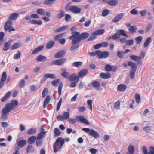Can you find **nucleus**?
I'll list each match as a JSON object with an SVG mask.
<instances>
[{
	"mask_svg": "<svg viewBox=\"0 0 154 154\" xmlns=\"http://www.w3.org/2000/svg\"><path fill=\"white\" fill-rule=\"evenodd\" d=\"M88 72V70L87 69H84L80 71L78 73L79 77L81 78L86 75Z\"/></svg>",
	"mask_w": 154,
	"mask_h": 154,
	"instance_id": "obj_19",
	"label": "nucleus"
},
{
	"mask_svg": "<svg viewBox=\"0 0 154 154\" xmlns=\"http://www.w3.org/2000/svg\"><path fill=\"white\" fill-rule=\"evenodd\" d=\"M69 115L70 114L69 112H64L62 115H58L57 117V119L60 121H62L64 120H67L69 119Z\"/></svg>",
	"mask_w": 154,
	"mask_h": 154,
	"instance_id": "obj_5",
	"label": "nucleus"
},
{
	"mask_svg": "<svg viewBox=\"0 0 154 154\" xmlns=\"http://www.w3.org/2000/svg\"><path fill=\"white\" fill-rule=\"evenodd\" d=\"M56 0H46L45 1L44 3L47 5H51L54 3Z\"/></svg>",
	"mask_w": 154,
	"mask_h": 154,
	"instance_id": "obj_41",
	"label": "nucleus"
},
{
	"mask_svg": "<svg viewBox=\"0 0 154 154\" xmlns=\"http://www.w3.org/2000/svg\"><path fill=\"white\" fill-rule=\"evenodd\" d=\"M121 35L123 36L128 37V36L125 32L123 30L120 29L117 31V33H115L112 36V39L113 40L117 39L119 38Z\"/></svg>",
	"mask_w": 154,
	"mask_h": 154,
	"instance_id": "obj_4",
	"label": "nucleus"
},
{
	"mask_svg": "<svg viewBox=\"0 0 154 154\" xmlns=\"http://www.w3.org/2000/svg\"><path fill=\"white\" fill-rule=\"evenodd\" d=\"M50 99V96L48 95L44 101L43 104L44 108H45L46 107L47 105L49 103Z\"/></svg>",
	"mask_w": 154,
	"mask_h": 154,
	"instance_id": "obj_34",
	"label": "nucleus"
},
{
	"mask_svg": "<svg viewBox=\"0 0 154 154\" xmlns=\"http://www.w3.org/2000/svg\"><path fill=\"white\" fill-rule=\"evenodd\" d=\"M124 16V14L123 13L119 14L113 18L112 21L114 23H117Z\"/></svg>",
	"mask_w": 154,
	"mask_h": 154,
	"instance_id": "obj_10",
	"label": "nucleus"
},
{
	"mask_svg": "<svg viewBox=\"0 0 154 154\" xmlns=\"http://www.w3.org/2000/svg\"><path fill=\"white\" fill-rule=\"evenodd\" d=\"M130 58L133 60L135 61H139L140 60V58L139 56L132 55L130 56Z\"/></svg>",
	"mask_w": 154,
	"mask_h": 154,
	"instance_id": "obj_44",
	"label": "nucleus"
},
{
	"mask_svg": "<svg viewBox=\"0 0 154 154\" xmlns=\"http://www.w3.org/2000/svg\"><path fill=\"white\" fill-rule=\"evenodd\" d=\"M60 79H57L52 81L51 82L52 84L54 86H56L59 83Z\"/></svg>",
	"mask_w": 154,
	"mask_h": 154,
	"instance_id": "obj_51",
	"label": "nucleus"
},
{
	"mask_svg": "<svg viewBox=\"0 0 154 154\" xmlns=\"http://www.w3.org/2000/svg\"><path fill=\"white\" fill-rule=\"evenodd\" d=\"M89 135L94 137L95 138H97L99 137V135L97 132L93 129H91L90 133L89 134Z\"/></svg>",
	"mask_w": 154,
	"mask_h": 154,
	"instance_id": "obj_15",
	"label": "nucleus"
},
{
	"mask_svg": "<svg viewBox=\"0 0 154 154\" xmlns=\"http://www.w3.org/2000/svg\"><path fill=\"white\" fill-rule=\"evenodd\" d=\"M47 60L46 57L40 55L38 56L36 58V60L38 62H43Z\"/></svg>",
	"mask_w": 154,
	"mask_h": 154,
	"instance_id": "obj_24",
	"label": "nucleus"
},
{
	"mask_svg": "<svg viewBox=\"0 0 154 154\" xmlns=\"http://www.w3.org/2000/svg\"><path fill=\"white\" fill-rule=\"evenodd\" d=\"M18 16V14L17 13H12L9 16L8 19L9 20L11 21L17 19Z\"/></svg>",
	"mask_w": 154,
	"mask_h": 154,
	"instance_id": "obj_17",
	"label": "nucleus"
},
{
	"mask_svg": "<svg viewBox=\"0 0 154 154\" xmlns=\"http://www.w3.org/2000/svg\"><path fill=\"white\" fill-rule=\"evenodd\" d=\"M128 150L131 154H134V148L132 145H130L128 148Z\"/></svg>",
	"mask_w": 154,
	"mask_h": 154,
	"instance_id": "obj_43",
	"label": "nucleus"
},
{
	"mask_svg": "<svg viewBox=\"0 0 154 154\" xmlns=\"http://www.w3.org/2000/svg\"><path fill=\"white\" fill-rule=\"evenodd\" d=\"M7 78V74L6 72H4L2 75L1 80L5 81Z\"/></svg>",
	"mask_w": 154,
	"mask_h": 154,
	"instance_id": "obj_62",
	"label": "nucleus"
},
{
	"mask_svg": "<svg viewBox=\"0 0 154 154\" xmlns=\"http://www.w3.org/2000/svg\"><path fill=\"white\" fill-rule=\"evenodd\" d=\"M8 106H10L12 109L14 110L15 109V106H17L18 104L17 100H12L10 103L7 104Z\"/></svg>",
	"mask_w": 154,
	"mask_h": 154,
	"instance_id": "obj_14",
	"label": "nucleus"
},
{
	"mask_svg": "<svg viewBox=\"0 0 154 154\" xmlns=\"http://www.w3.org/2000/svg\"><path fill=\"white\" fill-rule=\"evenodd\" d=\"M45 77L47 78L55 79L56 78L54 74H45Z\"/></svg>",
	"mask_w": 154,
	"mask_h": 154,
	"instance_id": "obj_38",
	"label": "nucleus"
},
{
	"mask_svg": "<svg viewBox=\"0 0 154 154\" xmlns=\"http://www.w3.org/2000/svg\"><path fill=\"white\" fill-rule=\"evenodd\" d=\"M62 102V98H60V99L59 101V102H58L57 105V109H56V110L57 112L59 110V109L60 107Z\"/></svg>",
	"mask_w": 154,
	"mask_h": 154,
	"instance_id": "obj_64",
	"label": "nucleus"
},
{
	"mask_svg": "<svg viewBox=\"0 0 154 154\" xmlns=\"http://www.w3.org/2000/svg\"><path fill=\"white\" fill-rule=\"evenodd\" d=\"M128 65L131 67L130 70V78L131 79H132L134 77V74L137 68V65L136 63L131 61L128 62Z\"/></svg>",
	"mask_w": 154,
	"mask_h": 154,
	"instance_id": "obj_3",
	"label": "nucleus"
},
{
	"mask_svg": "<svg viewBox=\"0 0 154 154\" xmlns=\"http://www.w3.org/2000/svg\"><path fill=\"white\" fill-rule=\"evenodd\" d=\"M135 100L136 102L139 103L140 101V95L138 94H136L135 95Z\"/></svg>",
	"mask_w": 154,
	"mask_h": 154,
	"instance_id": "obj_59",
	"label": "nucleus"
},
{
	"mask_svg": "<svg viewBox=\"0 0 154 154\" xmlns=\"http://www.w3.org/2000/svg\"><path fill=\"white\" fill-rule=\"evenodd\" d=\"M100 52L99 50H96L92 52L91 53H89V54L92 57L94 56L95 55H97L98 57V55L99 54V52Z\"/></svg>",
	"mask_w": 154,
	"mask_h": 154,
	"instance_id": "obj_47",
	"label": "nucleus"
},
{
	"mask_svg": "<svg viewBox=\"0 0 154 154\" xmlns=\"http://www.w3.org/2000/svg\"><path fill=\"white\" fill-rule=\"evenodd\" d=\"M16 143L19 148H22L26 144L27 141L25 140H20L18 139L17 140Z\"/></svg>",
	"mask_w": 154,
	"mask_h": 154,
	"instance_id": "obj_7",
	"label": "nucleus"
},
{
	"mask_svg": "<svg viewBox=\"0 0 154 154\" xmlns=\"http://www.w3.org/2000/svg\"><path fill=\"white\" fill-rule=\"evenodd\" d=\"M42 20L37 21L35 20H30V23L33 24H37L38 25H41L42 24Z\"/></svg>",
	"mask_w": 154,
	"mask_h": 154,
	"instance_id": "obj_30",
	"label": "nucleus"
},
{
	"mask_svg": "<svg viewBox=\"0 0 154 154\" xmlns=\"http://www.w3.org/2000/svg\"><path fill=\"white\" fill-rule=\"evenodd\" d=\"M61 134L60 131V130L58 128H55L54 129V136H58Z\"/></svg>",
	"mask_w": 154,
	"mask_h": 154,
	"instance_id": "obj_49",
	"label": "nucleus"
},
{
	"mask_svg": "<svg viewBox=\"0 0 154 154\" xmlns=\"http://www.w3.org/2000/svg\"><path fill=\"white\" fill-rule=\"evenodd\" d=\"M36 139V137L35 136H31L28 138L27 140L28 143L29 144H32L35 142Z\"/></svg>",
	"mask_w": 154,
	"mask_h": 154,
	"instance_id": "obj_22",
	"label": "nucleus"
},
{
	"mask_svg": "<svg viewBox=\"0 0 154 154\" xmlns=\"http://www.w3.org/2000/svg\"><path fill=\"white\" fill-rule=\"evenodd\" d=\"M72 36L69 37V38L72 40L71 43L72 45L71 47L70 50L73 52L78 50L79 46V43L82 39H85L89 36V34L87 32H84L80 34L77 31H74L72 32Z\"/></svg>",
	"mask_w": 154,
	"mask_h": 154,
	"instance_id": "obj_1",
	"label": "nucleus"
},
{
	"mask_svg": "<svg viewBox=\"0 0 154 154\" xmlns=\"http://www.w3.org/2000/svg\"><path fill=\"white\" fill-rule=\"evenodd\" d=\"M21 44L20 43H15L11 46V48L12 49H16L21 47Z\"/></svg>",
	"mask_w": 154,
	"mask_h": 154,
	"instance_id": "obj_45",
	"label": "nucleus"
},
{
	"mask_svg": "<svg viewBox=\"0 0 154 154\" xmlns=\"http://www.w3.org/2000/svg\"><path fill=\"white\" fill-rule=\"evenodd\" d=\"M70 11L75 14H78L81 11V9L76 6H72L70 7Z\"/></svg>",
	"mask_w": 154,
	"mask_h": 154,
	"instance_id": "obj_8",
	"label": "nucleus"
},
{
	"mask_svg": "<svg viewBox=\"0 0 154 154\" xmlns=\"http://www.w3.org/2000/svg\"><path fill=\"white\" fill-rule=\"evenodd\" d=\"M48 92V89L47 88H44L42 94V97L43 98L45 97Z\"/></svg>",
	"mask_w": 154,
	"mask_h": 154,
	"instance_id": "obj_53",
	"label": "nucleus"
},
{
	"mask_svg": "<svg viewBox=\"0 0 154 154\" xmlns=\"http://www.w3.org/2000/svg\"><path fill=\"white\" fill-rule=\"evenodd\" d=\"M66 51L64 50L61 51L57 52L55 55L56 58H60L63 57L65 55Z\"/></svg>",
	"mask_w": 154,
	"mask_h": 154,
	"instance_id": "obj_16",
	"label": "nucleus"
},
{
	"mask_svg": "<svg viewBox=\"0 0 154 154\" xmlns=\"http://www.w3.org/2000/svg\"><path fill=\"white\" fill-rule=\"evenodd\" d=\"M109 11L108 9L104 10L102 11V15L103 17H105L109 13Z\"/></svg>",
	"mask_w": 154,
	"mask_h": 154,
	"instance_id": "obj_54",
	"label": "nucleus"
},
{
	"mask_svg": "<svg viewBox=\"0 0 154 154\" xmlns=\"http://www.w3.org/2000/svg\"><path fill=\"white\" fill-rule=\"evenodd\" d=\"M65 18L66 21H69L71 19V17L69 14H66L65 15Z\"/></svg>",
	"mask_w": 154,
	"mask_h": 154,
	"instance_id": "obj_58",
	"label": "nucleus"
},
{
	"mask_svg": "<svg viewBox=\"0 0 154 154\" xmlns=\"http://www.w3.org/2000/svg\"><path fill=\"white\" fill-rule=\"evenodd\" d=\"M82 62H75L73 63L72 65L74 67L79 68L82 65Z\"/></svg>",
	"mask_w": 154,
	"mask_h": 154,
	"instance_id": "obj_42",
	"label": "nucleus"
},
{
	"mask_svg": "<svg viewBox=\"0 0 154 154\" xmlns=\"http://www.w3.org/2000/svg\"><path fill=\"white\" fill-rule=\"evenodd\" d=\"M69 81H75L77 83L79 81V76L75 75V73H73L70 75L68 78Z\"/></svg>",
	"mask_w": 154,
	"mask_h": 154,
	"instance_id": "obj_11",
	"label": "nucleus"
},
{
	"mask_svg": "<svg viewBox=\"0 0 154 154\" xmlns=\"http://www.w3.org/2000/svg\"><path fill=\"white\" fill-rule=\"evenodd\" d=\"M152 25V23H149L147 25L146 29V32H148L151 29Z\"/></svg>",
	"mask_w": 154,
	"mask_h": 154,
	"instance_id": "obj_52",
	"label": "nucleus"
},
{
	"mask_svg": "<svg viewBox=\"0 0 154 154\" xmlns=\"http://www.w3.org/2000/svg\"><path fill=\"white\" fill-rule=\"evenodd\" d=\"M55 42L53 41H49L46 45V48L48 49H50L52 48L54 45Z\"/></svg>",
	"mask_w": 154,
	"mask_h": 154,
	"instance_id": "obj_32",
	"label": "nucleus"
},
{
	"mask_svg": "<svg viewBox=\"0 0 154 154\" xmlns=\"http://www.w3.org/2000/svg\"><path fill=\"white\" fill-rule=\"evenodd\" d=\"M128 30L130 33L134 34L136 31V26H131L129 28Z\"/></svg>",
	"mask_w": 154,
	"mask_h": 154,
	"instance_id": "obj_36",
	"label": "nucleus"
},
{
	"mask_svg": "<svg viewBox=\"0 0 154 154\" xmlns=\"http://www.w3.org/2000/svg\"><path fill=\"white\" fill-rule=\"evenodd\" d=\"M143 37L142 36H139L135 38V40L136 41V44H139L142 41Z\"/></svg>",
	"mask_w": 154,
	"mask_h": 154,
	"instance_id": "obj_48",
	"label": "nucleus"
},
{
	"mask_svg": "<svg viewBox=\"0 0 154 154\" xmlns=\"http://www.w3.org/2000/svg\"><path fill=\"white\" fill-rule=\"evenodd\" d=\"M36 13L40 15H44L45 14V10L43 8L38 9L37 10Z\"/></svg>",
	"mask_w": 154,
	"mask_h": 154,
	"instance_id": "obj_39",
	"label": "nucleus"
},
{
	"mask_svg": "<svg viewBox=\"0 0 154 154\" xmlns=\"http://www.w3.org/2000/svg\"><path fill=\"white\" fill-rule=\"evenodd\" d=\"M68 28V26H64L61 27L59 28H57L56 29L54 32H58L60 31H62Z\"/></svg>",
	"mask_w": 154,
	"mask_h": 154,
	"instance_id": "obj_40",
	"label": "nucleus"
},
{
	"mask_svg": "<svg viewBox=\"0 0 154 154\" xmlns=\"http://www.w3.org/2000/svg\"><path fill=\"white\" fill-rule=\"evenodd\" d=\"M127 86L124 84H121L118 86L117 90L119 91H123L127 88Z\"/></svg>",
	"mask_w": 154,
	"mask_h": 154,
	"instance_id": "obj_20",
	"label": "nucleus"
},
{
	"mask_svg": "<svg viewBox=\"0 0 154 154\" xmlns=\"http://www.w3.org/2000/svg\"><path fill=\"white\" fill-rule=\"evenodd\" d=\"M112 66L110 65L106 64L105 67V70L107 71H110L112 70Z\"/></svg>",
	"mask_w": 154,
	"mask_h": 154,
	"instance_id": "obj_56",
	"label": "nucleus"
},
{
	"mask_svg": "<svg viewBox=\"0 0 154 154\" xmlns=\"http://www.w3.org/2000/svg\"><path fill=\"white\" fill-rule=\"evenodd\" d=\"M11 107L8 106L7 104L5 105V107L2 110V113L7 114V113L9 112L11 110H13L11 108Z\"/></svg>",
	"mask_w": 154,
	"mask_h": 154,
	"instance_id": "obj_12",
	"label": "nucleus"
},
{
	"mask_svg": "<svg viewBox=\"0 0 154 154\" xmlns=\"http://www.w3.org/2000/svg\"><path fill=\"white\" fill-rule=\"evenodd\" d=\"M42 131L38 134L36 137V138L38 139L42 140L46 136V133L44 131L45 130L43 127H42Z\"/></svg>",
	"mask_w": 154,
	"mask_h": 154,
	"instance_id": "obj_13",
	"label": "nucleus"
},
{
	"mask_svg": "<svg viewBox=\"0 0 154 154\" xmlns=\"http://www.w3.org/2000/svg\"><path fill=\"white\" fill-rule=\"evenodd\" d=\"M100 76L101 78L105 79H107L111 77L110 74L109 72H106V73H101Z\"/></svg>",
	"mask_w": 154,
	"mask_h": 154,
	"instance_id": "obj_23",
	"label": "nucleus"
},
{
	"mask_svg": "<svg viewBox=\"0 0 154 154\" xmlns=\"http://www.w3.org/2000/svg\"><path fill=\"white\" fill-rule=\"evenodd\" d=\"M99 51L100 52H99L98 57L99 59H101L102 58H106L108 57L109 55V53L107 51H104L102 52L99 50Z\"/></svg>",
	"mask_w": 154,
	"mask_h": 154,
	"instance_id": "obj_9",
	"label": "nucleus"
},
{
	"mask_svg": "<svg viewBox=\"0 0 154 154\" xmlns=\"http://www.w3.org/2000/svg\"><path fill=\"white\" fill-rule=\"evenodd\" d=\"M37 140L36 141V146H40L42 145V140L40 139H38L37 138H36Z\"/></svg>",
	"mask_w": 154,
	"mask_h": 154,
	"instance_id": "obj_55",
	"label": "nucleus"
},
{
	"mask_svg": "<svg viewBox=\"0 0 154 154\" xmlns=\"http://www.w3.org/2000/svg\"><path fill=\"white\" fill-rule=\"evenodd\" d=\"M60 144L59 147L60 149H61L64 143V140L63 139H62L61 137L60 139Z\"/></svg>",
	"mask_w": 154,
	"mask_h": 154,
	"instance_id": "obj_63",
	"label": "nucleus"
},
{
	"mask_svg": "<svg viewBox=\"0 0 154 154\" xmlns=\"http://www.w3.org/2000/svg\"><path fill=\"white\" fill-rule=\"evenodd\" d=\"M66 61V59L65 58H61L55 61H54L51 63V65H61L64 63Z\"/></svg>",
	"mask_w": 154,
	"mask_h": 154,
	"instance_id": "obj_6",
	"label": "nucleus"
},
{
	"mask_svg": "<svg viewBox=\"0 0 154 154\" xmlns=\"http://www.w3.org/2000/svg\"><path fill=\"white\" fill-rule=\"evenodd\" d=\"M61 71L62 72L61 74V75L66 78H68V76L69 75V73L66 72L64 69H62Z\"/></svg>",
	"mask_w": 154,
	"mask_h": 154,
	"instance_id": "obj_27",
	"label": "nucleus"
},
{
	"mask_svg": "<svg viewBox=\"0 0 154 154\" xmlns=\"http://www.w3.org/2000/svg\"><path fill=\"white\" fill-rule=\"evenodd\" d=\"M96 35H97L95 34V32H93L92 35H91L88 39V41H91L95 39L96 38Z\"/></svg>",
	"mask_w": 154,
	"mask_h": 154,
	"instance_id": "obj_46",
	"label": "nucleus"
},
{
	"mask_svg": "<svg viewBox=\"0 0 154 154\" xmlns=\"http://www.w3.org/2000/svg\"><path fill=\"white\" fill-rule=\"evenodd\" d=\"M105 32V30L103 29H100L96 30L94 32L97 35H100L103 34Z\"/></svg>",
	"mask_w": 154,
	"mask_h": 154,
	"instance_id": "obj_50",
	"label": "nucleus"
},
{
	"mask_svg": "<svg viewBox=\"0 0 154 154\" xmlns=\"http://www.w3.org/2000/svg\"><path fill=\"white\" fill-rule=\"evenodd\" d=\"M151 40V38L150 37H148L146 39V41L145 42V48L147 46L149 45Z\"/></svg>",
	"mask_w": 154,
	"mask_h": 154,
	"instance_id": "obj_60",
	"label": "nucleus"
},
{
	"mask_svg": "<svg viewBox=\"0 0 154 154\" xmlns=\"http://www.w3.org/2000/svg\"><path fill=\"white\" fill-rule=\"evenodd\" d=\"M63 87V84L62 83H61L59 86L58 87V94L59 96H60L61 94V91Z\"/></svg>",
	"mask_w": 154,
	"mask_h": 154,
	"instance_id": "obj_57",
	"label": "nucleus"
},
{
	"mask_svg": "<svg viewBox=\"0 0 154 154\" xmlns=\"http://www.w3.org/2000/svg\"><path fill=\"white\" fill-rule=\"evenodd\" d=\"M44 48L43 46H41L35 49L32 52V54H35L42 50Z\"/></svg>",
	"mask_w": 154,
	"mask_h": 154,
	"instance_id": "obj_26",
	"label": "nucleus"
},
{
	"mask_svg": "<svg viewBox=\"0 0 154 154\" xmlns=\"http://www.w3.org/2000/svg\"><path fill=\"white\" fill-rule=\"evenodd\" d=\"M12 25V21L8 20L5 23L4 25V29L5 31L8 30L9 28H11Z\"/></svg>",
	"mask_w": 154,
	"mask_h": 154,
	"instance_id": "obj_21",
	"label": "nucleus"
},
{
	"mask_svg": "<svg viewBox=\"0 0 154 154\" xmlns=\"http://www.w3.org/2000/svg\"><path fill=\"white\" fill-rule=\"evenodd\" d=\"M37 130L35 128H32L28 130L27 134L28 135H31L35 134L37 132Z\"/></svg>",
	"mask_w": 154,
	"mask_h": 154,
	"instance_id": "obj_28",
	"label": "nucleus"
},
{
	"mask_svg": "<svg viewBox=\"0 0 154 154\" xmlns=\"http://www.w3.org/2000/svg\"><path fill=\"white\" fill-rule=\"evenodd\" d=\"M11 45V42L8 41L5 43L4 45L3 50L4 51H6L9 49V47Z\"/></svg>",
	"mask_w": 154,
	"mask_h": 154,
	"instance_id": "obj_33",
	"label": "nucleus"
},
{
	"mask_svg": "<svg viewBox=\"0 0 154 154\" xmlns=\"http://www.w3.org/2000/svg\"><path fill=\"white\" fill-rule=\"evenodd\" d=\"M65 13L62 10H59V12L57 14V18L59 19L63 18L65 15Z\"/></svg>",
	"mask_w": 154,
	"mask_h": 154,
	"instance_id": "obj_29",
	"label": "nucleus"
},
{
	"mask_svg": "<svg viewBox=\"0 0 154 154\" xmlns=\"http://www.w3.org/2000/svg\"><path fill=\"white\" fill-rule=\"evenodd\" d=\"M76 120L86 125H88L90 124V123L85 118L84 116H76L75 119L70 118L68 120L69 122L72 124L75 123L76 122Z\"/></svg>",
	"mask_w": 154,
	"mask_h": 154,
	"instance_id": "obj_2",
	"label": "nucleus"
},
{
	"mask_svg": "<svg viewBox=\"0 0 154 154\" xmlns=\"http://www.w3.org/2000/svg\"><path fill=\"white\" fill-rule=\"evenodd\" d=\"M91 85L94 87L97 88L100 87V83L98 81H95L92 82Z\"/></svg>",
	"mask_w": 154,
	"mask_h": 154,
	"instance_id": "obj_37",
	"label": "nucleus"
},
{
	"mask_svg": "<svg viewBox=\"0 0 154 154\" xmlns=\"http://www.w3.org/2000/svg\"><path fill=\"white\" fill-rule=\"evenodd\" d=\"M11 91L7 92L1 99V101L2 102H5L6 101L9 97L11 95Z\"/></svg>",
	"mask_w": 154,
	"mask_h": 154,
	"instance_id": "obj_25",
	"label": "nucleus"
},
{
	"mask_svg": "<svg viewBox=\"0 0 154 154\" xmlns=\"http://www.w3.org/2000/svg\"><path fill=\"white\" fill-rule=\"evenodd\" d=\"M150 151L148 153L147 149L145 147V154H154V147L150 146L149 148Z\"/></svg>",
	"mask_w": 154,
	"mask_h": 154,
	"instance_id": "obj_35",
	"label": "nucleus"
},
{
	"mask_svg": "<svg viewBox=\"0 0 154 154\" xmlns=\"http://www.w3.org/2000/svg\"><path fill=\"white\" fill-rule=\"evenodd\" d=\"M118 3V0H111L108 2L107 4L111 6H115Z\"/></svg>",
	"mask_w": 154,
	"mask_h": 154,
	"instance_id": "obj_31",
	"label": "nucleus"
},
{
	"mask_svg": "<svg viewBox=\"0 0 154 154\" xmlns=\"http://www.w3.org/2000/svg\"><path fill=\"white\" fill-rule=\"evenodd\" d=\"M87 103L90 109L92 110V101L91 100H89L87 101Z\"/></svg>",
	"mask_w": 154,
	"mask_h": 154,
	"instance_id": "obj_61",
	"label": "nucleus"
},
{
	"mask_svg": "<svg viewBox=\"0 0 154 154\" xmlns=\"http://www.w3.org/2000/svg\"><path fill=\"white\" fill-rule=\"evenodd\" d=\"M35 148L32 144H29L26 148V152L27 153H33L35 151Z\"/></svg>",
	"mask_w": 154,
	"mask_h": 154,
	"instance_id": "obj_18",
	"label": "nucleus"
}]
</instances>
